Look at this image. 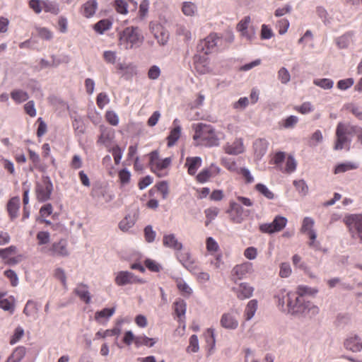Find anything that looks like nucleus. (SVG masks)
Here are the masks:
<instances>
[{
  "mask_svg": "<svg viewBox=\"0 0 362 362\" xmlns=\"http://www.w3.org/2000/svg\"><path fill=\"white\" fill-rule=\"evenodd\" d=\"M53 190V185L49 177H43L42 182L35 187V193L39 202H44L49 199Z\"/></svg>",
  "mask_w": 362,
  "mask_h": 362,
  "instance_id": "obj_8",
  "label": "nucleus"
},
{
  "mask_svg": "<svg viewBox=\"0 0 362 362\" xmlns=\"http://www.w3.org/2000/svg\"><path fill=\"white\" fill-rule=\"evenodd\" d=\"M257 309V300L255 299L251 300L247 303L245 308L246 317H254Z\"/></svg>",
  "mask_w": 362,
  "mask_h": 362,
  "instance_id": "obj_42",
  "label": "nucleus"
},
{
  "mask_svg": "<svg viewBox=\"0 0 362 362\" xmlns=\"http://www.w3.org/2000/svg\"><path fill=\"white\" fill-rule=\"evenodd\" d=\"M293 185L300 194L305 196L307 194L308 188L304 180H295Z\"/></svg>",
  "mask_w": 362,
  "mask_h": 362,
  "instance_id": "obj_55",
  "label": "nucleus"
},
{
  "mask_svg": "<svg viewBox=\"0 0 362 362\" xmlns=\"http://www.w3.org/2000/svg\"><path fill=\"white\" fill-rule=\"evenodd\" d=\"M292 272L290 264L287 262L281 263L280 265L279 276L281 278L288 277Z\"/></svg>",
  "mask_w": 362,
  "mask_h": 362,
  "instance_id": "obj_56",
  "label": "nucleus"
},
{
  "mask_svg": "<svg viewBox=\"0 0 362 362\" xmlns=\"http://www.w3.org/2000/svg\"><path fill=\"white\" fill-rule=\"evenodd\" d=\"M175 257L177 261L192 274L199 271V267L195 259L192 257L189 250H180L175 252Z\"/></svg>",
  "mask_w": 362,
  "mask_h": 362,
  "instance_id": "obj_6",
  "label": "nucleus"
},
{
  "mask_svg": "<svg viewBox=\"0 0 362 362\" xmlns=\"http://www.w3.org/2000/svg\"><path fill=\"white\" fill-rule=\"evenodd\" d=\"M358 168V164L353 162H346L338 164L334 169V174L345 173Z\"/></svg>",
  "mask_w": 362,
  "mask_h": 362,
  "instance_id": "obj_31",
  "label": "nucleus"
},
{
  "mask_svg": "<svg viewBox=\"0 0 362 362\" xmlns=\"http://www.w3.org/2000/svg\"><path fill=\"white\" fill-rule=\"evenodd\" d=\"M226 212L229 215L230 221L234 223H241L249 215V211L244 210L239 204L235 202H230V207Z\"/></svg>",
  "mask_w": 362,
  "mask_h": 362,
  "instance_id": "obj_10",
  "label": "nucleus"
},
{
  "mask_svg": "<svg viewBox=\"0 0 362 362\" xmlns=\"http://www.w3.org/2000/svg\"><path fill=\"white\" fill-rule=\"evenodd\" d=\"M221 323L227 329H235L238 326V322L235 318H221Z\"/></svg>",
  "mask_w": 362,
  "mask_h": 362,
  "instance_id": "obj_61",
  "label": "nucleus"
},
{
  "mask_svg": "<svg viewBox=\"0 0 362 362\" xmlns=\"http://www.w3.org/2000/svg\"><path fill=\"white\" fill-rule=\"evenodd\" d=\"M253 266L251 262H245L243 264H238L232 269L233 276H235L237 279H243L246 274L252 273Z\"/></svg>",
  "mask_w": 362,
  "mask_h": 362,
  "instance_id": "obj_14",
  "label": "nucleus"
},
{
  "mask_svg": "<svg viewBox=\"0 0 362 362\" xmlns=\"http://www.w3.org/2000/svg\"><path fill=\"white\" fill-rule=\"evenodd\" d=\"M145 265L149 270L154 272H159L162 268L158 263L151 259H147L145 260Z\"/></svg>",
  "mask_w": 362,
  "mask_h": 362,
  "instance_id": "obj_62",
  "label": "nucleus"
},
{
  "mask_svg": "<svg viewBox=\"0 0 362 362\" xmlns=\"http://www.w3.org/2000/svg\"><path fill=\"white\" fill-rule=\"evenodd\" d=\"M74 293L80 298L81 300H83L86 303H90V294L88 291V288L86 284H78L74 289Z\"/></svg>",
  "mask_w": 362,
  "mask_h": 362,
  "instance_id": "obj_22",
  "label": "nucleus"
},
{
  "mask_svg": "<svg viewBox=\"0 0 362 362\" xmlns=\"http://www.w3.org/2000/svg\"><path fill=\"white\" fill-rule=\"evenodd\" d=\"M219 40L216 33L210 34L198 44L197 51L204 52V54H209L216 47Z\"/></svg>",
  "mask_w": 362,
  "mask_h": 362,
  "instance_id": "obj_12",
  "label": "nucleus"
},
{
  "mask_svg": "<svg viewBox=\"0 0 362 362\" xmlns=\"http://www.w3.org/2000/svg\"><path fill=\"white\" fill-rule=\"evenodd\" d=\"M204 213L206 217V226H208L217 216L219 209L216 207H211L206 209Z\"/></svg>",
  "mask_w": 362,
  "mask_h": 362,
  "instance_id": "obj_44",
  "label": "nucleus"
},
{
  "mask_svg": "<svg viewBox=\"0 0 362 362\" xmlns=\"http://www.w3.org/2000/svg\"><path fill=\"white\" fill-rule=\"evenodd\" d=\"M10 95L12 100L17 104H21L29 98L28 93L22 89H13Z\"/></svg>",
  "mask_w": 362,
  "mask_h": 362,
  "instance_id": "obj_25",
  "label": "nucleus"
},
{
  "mask_svg": "<svg viewBox=\"0 0 362 362\" xmlns=\"http://www.w3.org/2000/svg\"><path fill=\"white\" fill-rule=\"evenodd\" d=\"M199 341L197 336L193 334L190 337L189 340V346L187 348V352L188 353H196L199 351Z\"/></svg>",
  "mask_w": 362,
  "mask_h": 362,
  "instance_id": "obj_40",
  "label": "nucleus"
},
{
  "mask_svg": "<svg viewBox=\"0 0 362 362\" xmlns=\"http://www.w3.org/2000/svg\"><path fill=\"white\" fill-rule=\"evenodd\" d=\"M156 341L155 339L149 338L146 336H139L135 339V346L139 347L141 346H153Z\"/></svg>",
  "mask_w": 362,
  "mask_h": 362,
  "instance_id": "obj_32",
  "label": "nucleus"
},
{
  "mask_svg": "<svg viewBox=\"0 0 362 362\" xmlns=\"http://www.w3.org/2000/svg\"><path fill=\"white\" fill-rule=\"evenodd\" d=\"M287 223V219L284 216H277L272 223L259 225V230L264 233H274L283 230Z\"/></svg>",
  "mask_w": 362,
  "mask_h": 362,
  "instance_id": "obj_9",
  "label": "nucleus"
},
{
  "mask_svg": "<svg viewBox=\"0 0 362 362\" xmlns=\"http://www.w3.org/2000/svg\"><path fill=\"white\" fill-rule=\"evenodd\" d=\"M225 152L229 155H238L244 151V145L241 139H235L232 144L224 146Z\"/></svg>",
  "mask_w": 362,
  "mask_h": 362,
  "instance_id": "obj_19",
  "label": "nucleus"
},
{
  "mask_svg": "<svg viewBox=\"0 0 362 362\" xmlns=\"http://www.w3.org/2000/svg\"><path fill=\"white\" fill-rule=\"evenodd\" d=\"M296 165L297 163L294 158L289 156L286 159L285 172L288 173L294 172L296 170Z\"/></svg>",
  "mask_w": 362,
  "mask_h": 362,
  "instance_id": "obj_58",
  "label": "nucleus"
},
{
  "mask_svg": "<svg viewBox=\"0 0 362 362\" xmlns=\"http://www.w3.org/2000/svg\"><path fill=\"white\" fill-rule=\"evenodd\" d=\"M97 8V0H88L83 6L82 14L86 18H90L95 14Z\"/></svg>",
  "mask_w": 362,
  "mask_h": 362,
  "instance_id": "obj_23",
  "label": "nucleus"
},
{
  "mask_svg": "<svg viewBox=\"0 0 362 362\" xmlns=\"http://www.w3.org/2000/svg\"><path fill=\"white\" fill-rule=\"evenodd\" d=\"M115 7L116 11L121 14H127L128 4L125 0H115Z\"/></svg>",
  "mask_w": 362,
  "mask_h": 362,
  "instance_id": "obj_50",
  "label": "nucleus"
},
{
  "mask_svg": "<svg viewBox=\"0 0 362 362\" xmlns=\"http://www.w3.org/2000/svg\"><path fill=\"white\" fill-rule=\"evenodd\" d=\"M344 221L351 238L362 245V213L347 215Z\"/></svg>",
  "mask_w": 362,
  "mask_h": 362,
  "instance_id": "obj_5",
  "label": "nucleus"
},
{
  "mask_svg": "<svg viewBox=\"0 0 362 362\" xmlns=\"http://www.w3.org/2000/svg\"><path fill=\"white\" fill-rule=\"evenodd\" d=\"M44 0H30V7L36 13H40L43 10Z\"/></svg>",
  "mask_w": 362,
  "mask_h": 362,
  "instance_id": "obj_59",
  "label": "nucleus"
},
{
  "mask_svg": "<svg viewBox=\"0 0 362 362\" xmlns=\"http://www.w3.org/2000/svg\"><path fill=\"white\" fill-rule=\"evenodd\" d=\"M177 287L184 297H189L193 292L192 288L182 279L176 281Z\"/></svg>",
  "mask_w": 362,
  "mask_h": 362,
  "instance_id": "obj_30",
  "label": "nucleus"
},
{
  "mask_svg": "<svg viewBox=\"0 0 362 362\" xmlns=\"http://www.w3.org/2000/svg\"><path fill=\"white\" fill-rule=\"evenodd\" d=\"M99 129L100 134L98 143L104 145L109 144L114 137V130L105 125H100Z\"/></svg>",
  "mask_w": 362,
  "mask_h": 362,
  "instance_id": "obj_17",
  "label": "nucleus"
},
{
  "mask_svg": "<svg viewBox=\"0 0 362 362\" xmlns=\"http://www.w3.org/2000/svg\"><path fill=\"white\" fill-rule=\"evenodd\" d=\"M145 240L148 243H153L156 238V233L153 230L151 226L148 225L144 228Z\"/></svg>",
  "mask_w": 362,
  "mask_h": 362,
  "instance_id": "obj_52",
  "label": "nucleus"
},
{
  "mask_svg": "<svg viewBox=\"0 0 362 362\" xmlns=\"http://www.w3.org/2000/svg\"><path fill=\"white\" fill-rule=\"evenodd\" d=\"M19 205L20 199L18 197H15L9 200L7 204V210L11 219H13L17 217L19 209Z\"/></svg>",
  "mask_w": 362,
  "mask_h": 362,
  "instance_id": "obj_27",
  "label": "nucleus"
},
{
  "mask_svg": "<svg viewBox=\"0 0 362 362\" xmlns=\"http://www.w3.org/2000/svg\"><path fill=\"white\" fill-rule=\"evenodd\" d=\"M211 176V173L209 169H203L196 177L197 182L204 183L207 182Z\"/></svg>",
  "mask_w": 362,
  "mask_h": 362,
  "instance_id": "obj_57",
  "label": "nucleus"
},
{
  "mask_svg": "<svg viewBox=\"0 0 362 362\" xmlns=\"http://www.w3.org/2000/svg\"><path fill=\"white\" fill-rule=\"evenodd\" d=\"M43 10L45 12H49V13H51L54 15L58 14L60 11V9H59V5L57 3H56L55 1H48V0H46V1L44 0Z\"/></svg>",
  "mask_w": 362,
  "mask_h": 362,
  "instance_id": "obj_33",
  "label": "nucleus"
},
{
  "mask_svg": "<svg viewBox=\"0 0 362 362\" xmlns=\"http://www.w3.org/2000/svg\"><path fill=\"white\" fill-rule=\"evenodd\" d=\"M54 276L62 282L64 288H66V276L64 269L56 268L54 271Z\"/></svg>",
  "mask_w": 362,
  "mask_h": 362,
  "instance_id": "obj_45",
  "label": "nucleus"
},
{
  "mask_svg": "<svg viewBox=\"0 0 362 362\" xmlns=\"http://www.w3.org/2000/svg\"><path fill=\"white\" fill-rule=\"evenodd\" d=\"M352 42V35L346 33L337 39V44L339 48H346Z\"/></svg>",
  "mask_w": 362,
  "mask_h": 362,
  "instance_id": "obj_36",
  "label": "nucleus"
},
{
  "mask_svg": "<svg viewBox=\"0 0 362 362\" xmlns=\"http://www.w3.org/2000/svg\"><path fill=\"white\" fill-rule=\"evenodd\" d=\"M295 110L301 114H308L314 110L313 106L310 102L303 103L300 106L295 107Z\"/></svg>",
  "mask_w": 362,
  "mask_h": 362,
  "instance_id": "obj_54",
  "label": "nucleus"
},
{
  "mask_svg": "<svg viewBox=\"0 0 362 362\" xmlns=\"http://www.w3.org/2000/svg\"><path fill=\"white\" fill-rule=\"evenodd\" d=\"M278 78L283 84H286L290 81L291 75L285 67H281L278 71Z\"/></svg>",
  "mask_w": 362,
  "mask_h": 362,
  "instance_id": "obj_48",
  "label": "nucleus"
},
{
  "mask_svg": "<svg viewBox=\"0 0 362 362\" xmlns=\"http://www.w3.org/2000/svg\"><path fill=\"white\" fill-rule=\"evenodd\" d=\"M174 310L177 317H182L185 315L186 304L183 300L177 301L174 304Z\"/></svg>",
  "mask_w": 362,
  "mask_h": 362,
  "instance_id": "obj_53",
  "label": "nucleus"
},
{
  "mask_svg": "<svg viewBox=\"0 0 362 362\" xmlns=\"http://www.w3.org/2000/svg\"><path fill=\"white\" fill-rule=\"evenodd\" d=\"M257 191L263 194L265 197L269 199H273L274 198V194L263 184H257L255 186Z\"/></svg>",
  "mask_w": 362,
  "mask_h": 362,
  "instance_id": "obj_49",
  "label": "nucleus"
},
{
  "mask_svg": "<svg viewBox=\"0 0 362 362\" xmlns=\"http://www.w3.org/2000/svg\"><path fill=\"white\" fill-rule=\"evenodd\" d=\"M315 224L314 220L310 217H305L303 219L301 231L303 233H309L310 231H314L313 226Z\"/></svg>",
  "mask_w": 362,
  "mask_h": 362,
  "instance_id": "obj_41",
  "label": "nucleus"
},
{
  "mask_svg": "<svg viewBox=\"0 0 362 362\" xmlns=\"http://www.w3.org/2000/svg\"><path fill=\"white\" fill-rule=\"evenodd\" d=\"M182 11L185 16L192 17L197 14L198 9L194 3L185 1L182 3Z\"/></svg>",
  "mask_w": 362,
  "mask_h": 362,
  "instance_id": "obj_28",
  "label": "nucleus"
},
{
  "mask_svg": "<svg viewBox=\"0 0 362 362\" xmlns=\"http://www.w3.org/2000/svg\"><path fill=\"white\" fill-rule=\"evenodd\" d=\"M143 40V37L137 27H128L119 35V45L125 49L139 46Z\"/></svg>",
  "mask_w": 362,
  "mask_h": 362,
  "instance_id": "obj_4",
  "label": "nucleus"
},
{
  "mask_svg": "<svg viewBox=\"0 0 362 362\" xmlns=\"http://www.w3.org/2000/svg\"><path fill=\"white\" fill-rule=\"evenodd\" d=\"M111 25V23L108 20H101L94 25V29L96 32L103 33L108 30Z\"/></svg>",
  "mask_w": 362,
  "mask_h": 362,
  "instance_id": "obj_46",
  "label": "nucleus"
},
{
  "mask_svg": "<svg viewBox=\"0 0 362 362\" xmlns=\"http://www.w3.org/2000/svg\"><path fill=\"white\" fill-rule=\"evenodd\" d=\"M298 122V117L294 115H291L282 121V126L285 129H292Z\"/></svg>",
  "mask_w": 362,
  "mask_h": 362,
  "instance_id": "obj_47",
  "label": "nucleus"
},
{
  "mask_svg": "<svg viewBox=\"0 0 362 362\" xmlns=\"http://www.w3.org/2000/svg\"><path fill=\"white\" fill-rule=\"evenodd\" d=\"M4 296V294L0 293V308L12 313L14 307L13 300L5 298Z\"/></svg>",
  "mask_w": 362,
  "mask_h": 362,
  "instance_id": "obj_35",
  "label": "nucleus"
},
{
  "mask_svg": "<svg viewBox=\"0 0 362 362\" xmlns=\"http://www.w3.org/2000/svg\"><path fill=\"white\" fill-rule=\"evenodd\" d=\"M139 216V210L135 209L132 213L127 214L124 219L119 223V228L122 231H127L136 223Z\"/></svg>",
  "mask_w": 362,
  "mask_h": 362,
  "instance_id": "obj_16",
  "label": "nucleus"
},
{
  "mask_svg": "<svg viewBox=\"0 0 362 362\" xmlns=\"http://www.w3.org/2000/svg\"><path fill=\"white\" fill-rule=\"evenodd\" d=\"M194 140L200 139L202 144L208 147L218 146L220 144L219 137L215 129L209 124L198 123L193 125Z\"/></svg>",
  "mask_w": 362,
  "mask_h": 362,
  "instance_id": "obj_2",
  "label": "nucleus"
},
{
  "mask_svg": "<svg viewBox=\"0 0 362 362\" xmlns=\"http://www.w3.org/2000/svg\"><path fill=\"white\" fill-rule=\"evenodd\" d=\"M25 355V348L23 346H18L15 349L11 356L8 358L10 362H19Z\"/></svg>",
  "mask_w": 362,
  "mask_h": 362,
  "instance_id": "obj_34",
  "label": "nucleus"
},
{
  "mask_svg": "<svg viewBox=\"0 0 362 362\" xmlns=\"http://www.w3.org/2000/svg\"><path fill=\"white\" fill-rule=\"evenodd\" d=\"M268 142L265 139H257L254 143V149L256 156L262 158L267 152Z\"/></svg>",
  "mask_w": 362,
  "mask_h": 362,
  "instance_id": "obj_26",
  "label": "nucleus"
},
{
  "mask_svg": "<svg viewBox=\"0 0 362 362\" xmlns=\"http://www.w3.org/2000/svg\"><path fill=\"white\" fill-rule=\"evenodd\" d=\"M149 28L159 45H166L169 39V34L161 24L156 22H151L149 24Z\"/></svg>",
  "mask_w": 362,
  "mask_h": 362,
  "instance_id": "obj_11",
  "label": "nucleus"
},
{
  "mask_svg": "<svg viewBox=\"0 0 362 362\" xmlns=\"http://www.w3.org/2000/svg\"><path fill=\"white\" fill-rule=\"evenodd\" d=\"M171 163L170 158H165V159L160 160L157 162L155 169H153L152 171L158 175V177L164 176L165 174L162 173L161 171L165 168H167Z\"/></svg>",
  "mask_w": 362,
  "mask_h": 362,
  "instance_id": "obj_29",
  "label": "nucleus"
},
{
  "mask_svg": "<svg viewBox=\"0 0 362 362\" xmlns=\"http://www.w3.org/2000/svg\"><path fill=\"white\" fill-rule=\"evenodd\" d=\"M163 243L165 247L173 249L175 252L182 250L183 245L179 242L174 234L164 235Z\"/></svg>",
  "mask_w": 362,
  "mask_h": 362,
  "instance_id": "obj_18",
  "label": "nucleus"
},
{
  "mask_svg": "<svg viewBox=\"0 0 362 362\" xmlns=\"http://www.w3.org/2000/svg\"><path fill=\"white\" fill-rule=\"evenodd\" d=\"M206 250L210 253L216 252L219 249V246L217 242L211 237H209L206 238Z\"/></svg>",
  "mask_w": 362,
  "mask_h": 362,
  "instance_id": "obj_51",
  "label": "nucleus"
},
{
  "mask_svg": "<svg viewBox=\"0 0 362 362\" xmlns=\"http://www.w3.org/2000/svg\"><path fill=\"white\" fill-rule=\"evenodd\" d=\"M25 112L30 117H34L36 116V109L33 100H30L24 105Z\"/></svg>",
  "mask_w": 362,
  "mask_h": 362,
  "instance_id": "obj_63",
  "label": "nucleus"
},
{
  "mask_svg": "<svg viewBox=\"0 0 362 362\" xmlns=\"http://www.w3.org/2000/svg\"><path fill=\"white\" fill-rule=\"evenodd\" d=\"M24 334V330L22 327H18L10 339L11 344H15L17 343Z\"/></svg>",
  "mask_w": 362,
  "mask_h": 362,
  "instance_id": "obj_60",
  "label": "nucleus"
},
{
  "mask_svg": "<svg viewBox=\"0 0 362 362\" xmlns=\"http://www.w3.org/2000/svg\"><path fill=\"white\" fill-rule=\"evenodd\" d=\"M287 297V307L288 313L291 315H315L319 313V308L310 303L302 305L299 298L291 292L286 293Z\"/></svg>",
  "mask_w": 362,
  "mask_h": 362,
  "instance_id": "obj_3",
  "label": "nucleus"
},
{
  "mask_svg": "<svg viewBox=\"0 0 362 362\" xmlns=\"http://www.w3.org/2000/svg\"><path fill=\"white\" fill-rule=\"evenodd\" d=\"M202 160L199 156L187 157L185 165L187 167V172L190 175L196 174L198 168L201 167Z\"/></svg>",
  "mask_w": 362,
  "mask_h": 362,
  "instance_id": "obj_20",
  "label": "nucleus"
},
{
  "mask_svg": "<svg viewBox=\"0 0 362 362\" xmlns=\"http://www.w3.org/2000/svg\"><path fill=\"white\" fill-rule=\"evenodd\" d=\"M24 313L26 315H36L38 313V306L37 304L33 301L28 300L25 305L24 308Z\"/></svg>",
  "mask_w": 362,
  "mask_h": 362,
  "instance_id": "obj_39",
  "label": "nucleus"
},
{
  "mask_svg": "<svg viewBox=\"0 0 362 362\" xmlns=\"http://www.w3.org/2000/svg\"><path fill=\"white\" fill-rule=\"evenodd\" d=\"M176 33L178 35L183 36L186 41L192 39L191 31L184 25H178L177 26Z\"/></svg>",
  "mask_w": 362,
  "mask_h": 362,
  "instance_id": "obj_43",
  "label": "nucleus"
},
{
  "mask_svg": "<svg viewBox=\"0 0 362 362\" xmlns=\"http://www.w3.org/2000/svg\"><path fill=\"white\" fill-rule=\"evenodd\" d=\"M254 288L247 283H240L237 287L233 288L238 298L240 300L250 298L254 292Z\"/></svg>",
  "mask_w": 362,
  "mask_h": 362,
  "instance_id": "obj_15",
  "label": "nucleus"
},
{
  "mask_svg": "<svg viewBox=\"0 0 362 362\" xmlns=\"http://www.w3.org/2000/svg\"><path fill=\"white\" fill-rule=\"evenodd\" d=\"M318 292V290L307 286H298L297 288V294L299 296H315Z\"/></svg>",
  "mask_w": 362,
  "mask_h": 362,
  "instance_id": "obj_38",
  "label": "nucleus"
},
{
  "mask_svg": "<svg viewBox=\"0 0 362 362\" xmlns=\"http://www.w3.org/2000/svg\"><path fill=\"white\" fill-rule=\"evenodd\" d=\"M313 83L325 90H329L334 86V81L330 78H317L313 81Z\"/></svg>",
  "mask_w": 362,
  "mask_h": 362,
  "instance_id": "obj_37",
  "label": "nucleus"
},
{
  "mask_svg": "<svg viewBox=\"0 0 362 362\" xmlns=\"http://www.w3.org/2000/svg\"><path fill=\"white\" fill-rule=\"evenodd\" d=\"M344 346L351 351H360L362 349V339L358 336L350 337L345 341Z\"/></svg>",
  "mask_w": 362,
  "mask_h": 362,
  "instance_id": "obj_21",
  "label": "nucleus"
},
{
  "mask_svg": "<svg viewBox=\"0 0 362 362\" xmlns=\"http://www.w3.org/2000/svg\"><path fill=\"white\" fill-rule=\"evenodd\" d=\"M67 246V241L61 239L58 242L53 243L49 248L42 247L41 252L52 257H66L69 255Z\"/></svg>",
  "mask_w": 362,
  "mask_h": 362,
  "instance_id": "obj_7",
  "label": "nucleus"
},
{
  "mask_svg": "<svg viewBox=\"0 0 362 362\" xmlns=\"http://www.w3.org/2000/svg\"><path fill=\"white\" fill-rule=\"evenodd\" d=\"M356 134L358 141L362 144V128L358 126L352 125L349 123L339 122L336 129V143L334 148L341 150L349 149L351 143V137Z\"/></svg>",
  "mask_w": 362,
  "mask_h": 362,
  "instance_id": "obj_1",
  "label": "nucleus"
},
{
  "mask_svg": "<svg viewBox=\"0 0 362 362\" xmlns=\"http://www.w3.org/2000/svg\"><path fill=\"white\" fill-rule=\"evenodd\" d=\"M178 122L179 121L177 119H175L173 121L175 128L171 130L170 135L168 137V146H173L180 136L181 127L180 125L177 124Z\"/></svg>",
  "mask_w": 362,
  "mask_h": 362,
  "instance_id": "obj_24",
  "label": "nucleus"
},
{
  "mask_svg": "<svg viewBox=\"0 0 362 362\" xmlns=\"http://www.w3.org/2000/svg\"><path fill=\"white\" fill-rule=\"evenodd\" d=\"M160 75V69L156 66L153 65L150 67L148 71V76L151 80H156Z\"/></svg>",
  "mask_w": 362,
  "mask_h": 362,
  "instance_id": "obj_64",
  "label": "nucleus"
},
{
  "mask_svg": "<svg viewBox=\"0 0 362 362\" xmlns=\"http://www.w3.org/2000/svg\"><path fill=\"white\" fill-rule=\"evenodd\" d=\"M115 282L118 286H124L136 282L144 283V281L136 277L132 272L122 271L117 274Z\"/></svg>",
  "mask_w": 362,
  "mask_h": 362,
  "instance_id": "obj_13",
  "label": "nucleus"
}]
</instances>
